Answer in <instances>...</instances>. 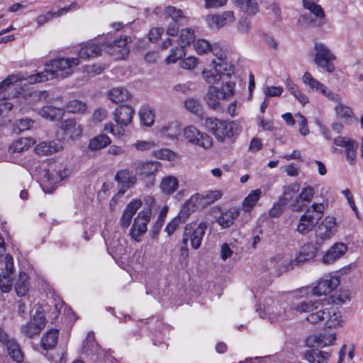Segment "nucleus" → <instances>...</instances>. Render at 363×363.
Wrapping results in <instances>:
<instances>
[{"label":"nucleus","instance_id":"nucleus-1","mask_svg":"<svg viewBox=\"0 0 363 363\" xmlns=\"http://www.w3.org/2000/svg\"><path fill=\"white\" fill-rule=\"evenodd\" d=\"M79 64L78 57L58 58L46 65L43 72L31 74L26 78L18 75H11L0 83V97L2 99L17 97L21 94L18 82L26 80L29 84L44 82L55 77L65 78L73 72V67Z\"/></svg>","mask_w":363,"mask_h":363},{"label":"nucleus","instance_id":"nucleus-2","mask_svg":"<svg viewBox=\"0 0 363 363\" xmlns=\"http://www.w3.org/2000/svg\"><path fill=\"white\" fill-rule=\"evenodd\" d=\"M339 284L338 276L333 274H325L318 280L315 286L301 288L295 293L294 296L308 298L312 296H325L336 289Z\"/></svg>","mask_w":363,"mask_h":363},{"label":"nucleus","instance_id":"nucleus-3","mask_svg":"<svg viewBox=\"0 0 363 363\" xmlns=\"http://www.w3.org/2000/svg\"><path fill=\"white\" fill-rule=\"evenodd\" d=\"M205 127L220 142H225L239 133L238 125L235 121H223L213 117L206 119Z\"/></svg>","mask_w":363,"mask_h":363},{"label":"nucleus","instance_id":"nucleus-4","mask_svg":"<svg viewBox=\"0 0 363 363\" xmlns=\"http://www.w3.org/2000/svg\"><path fill=\"white\" fill-rule=\"evenodd\" d=\"M306 320L313 324L325 320V324L329 328H336L342 326L344 323L340 312L333 308H320L315 313H312L309 317H306Z\"/></svg>","mask_w":363,"mask_h":363},{"label":"nucleus","instance_id":"nucleus-5","mask_svg":"<svg viewBox=\"0 0 363 363\" xmlns=\"http://www.w3.org/2000/svg\"><path fill=\"white\" fill-rule=\"evenodd\" d=\"M207 228L206 223H190L187 224L184 230L182 242L186 245L190 241L192 248L199 249Z\"/></svg>","mask_w":363,"mask_h":363},{"label":"nucleus","instance_id":"nucleus-6","mask_svg":"<svg viewBox=\"0 0 363 363\" xmlns=\"http://www.w3.org/2000/svg\"><path fill=\"white\" fill-rule=\"evenodd\" d=\"M314 50L315 51L314 62L317 66L329 73L334 72L335 67L332 62L336 57L330 48L322 43H315Z\"/></svg>","mask_w":363,"mask_h":363},{"label":"nucleus","instance_id":"nucleus-7","mask_svg":"<svg viewBox=\"0 0 363 363\" xmlns=\"http://www.w3.org/2000/svg\"><path fill=\"white\" fill-rule=\"evenodd\" d=\"M184 138L190 143L196 145L204 150L210 149L213 145L211 136L200 132L195 126L188 125L183 130Z\"/></svg>","mask_w":363,"mask_h":363},{"label":"nucleus","instance_id":"nucleus-8","mask_svg":"<svg viewBox=\"0 0 363 363\" xmlns=\"http://www.w3.org/2000/svg\"><path fill=\"white\" fill-rule=\"evenodd\" d=\"M302 81L308 87L310 91L320 93L330 101L338 100V94L334 93L320 81L315 79L310 72H306L304 73Z\"/></svg>","mask_w":363,"mask_h":363},{"label":"nucleus","instance_id":"nucleus-9","mask_svg":"<svg viewBox=\"0 0 363 363\" xmlns=\"http://www.w3.org/2000/svg\"><path fill=\"white\" fill-rule=\"evenodd\" d=\"M131 167L143 179L150 178L152 184L155 180V174L160 168V164L153 161L136 160L132 163Z\"/></svg>","mask_w":363,"mask_h":363},{"label":"nucleus","instance_id":"nucleus-10","mask_svg":"<svg viewBox=\"0 0 363 363\" xmlns=\"http://www.w3.org/2000/svg\"><path fill=\"white\" fill-rule=\"evenodd\" d=\"M151 214L152 212L150 208L143 209L138 213L130 232V235L133 240L138 242L140 241V237L147 230V224L150 220Z\"/></svg>","mask_w":363,"mask_h":363},{"label":"nucleus","instance_id":"nucleus-11","mask_svg":"<svg viewBox=\"0 0 363 363\" xmlns=\"http://www.w3.org/2000/svg\"><path fill=\"white\" fill-rule=\"evenodd\" d=\"M0 342L13 361L18 363L23 362L24 356L19 344L13 338L10 337L1 328H0Z\"/></svg>","mask_w":363,"mask_h":363},{"label":"nucleus","instance_id":"nucleus-12","mask_svg":"<svg viewBox=\"0 0 363 363\" xmlns=\"http://www.w3.org/2000/svg\"><path fill=\"white\" fill-rule=\"evenodd\" d=\"M315 195V189L310 185H305L300 193L290 204V208L295 212H300L312 201Z\"/></svg>","mask_w":363,"mask_h":363},{"label":"nucleus","instance_id":"nucleus-13","mask_svg":"<svg viewBox=\"0 0 363 363\" xmlns=\"http://www.w3.org/2000/svg\"><path fill=\"white\" fill-rule=\"evenodd\" d=\"M259 310H262L260 308ZM263 313L261 318H268L272 322L277 321L285 317V309L272 298H266L263 303Z\"/></svg>","mask_w":363,"mask_h":363},{"label":"nucleus","instance_id":"nucleus-14","mask_svg":"<svg viewBox=\"0 0 363 363\" xmlns=\"http://www.w3.org/2000/svg\"><path fill=\"white\" fill-rule=\"evenodd\" d=\"M337 231L335 219L333 217H326L315 230L317 240L321 242L330 239Z\"/></svg>","mask_w":363,"mask_h":363},{"label":"nucleus","instance_id":"nucleus-15","mask_svg":"<svg viewBox=\"0 0 363 363\" xmlns=\"http://www.w3.org/2000/svg\"><path fill=\"white\" fill-rule=\"evenodd\" d=\"M334 143L345 149L347 162L353 164L357 157V144L348 137L337 136L334 139Z\"/></svg>","mask_w":363,"mask_h":363},{"label":"nucleus","instance_id":"nucleus-16","mask_svg":"<svg viewBox=\"0 0 363 363\" xmlns=\"http://www.w3.org/2000/svg\"><path fill=\"white\" fill-rule=\"evenodd\" d=\"M59 128L65 137L74 140L82 134V128L73 118L66 119L60 123Z\"/></svg>","mask_w":363,"mask_h":363},{"label":"nucleus","instance_id":"nucleus-17","mask_svg":"<svg viewBox=\"0 0 363 363\" xmlns=\"http://www.w3.org/2000/svg\"><path fill=\"white\" fill-rule=\"evenodd\" d=\"M135 114L134 109L130 106H120L116 108L113 120L119 125H128L132 123Z\"/></svg>","mask_w":363,"mask_h":363},{"label":"nucleus","instance_id":"nucleus-18","mask_svg":"<svg viewBox=\"0 0 363 363\" xmlns=\"http://www.w3.org/2000/svg\"><path fill=\"white\" fill-rule=\"evenodd\" d=\"M234 21L235 16L231 11H227L217 15H209L206 16V21L211 28H220Z\"/></svg>","mask_w":363,"mask_h":363},{"label":"nucleus","instance_id":"nucleus-19","mask_svg":"<svg viewBox=\"0 0 363 363\" xmlns=\"http://www.w3.org/2000/svg\"><path fill=\"white\" fill-rule=\"evenodd\" d=\"M347 246L343 242L334 244L322 258L324 264H331L341 258L347 251Z\"/></svg>","mask_w":363,"mask_h":363},{"label":"nucleus","instance_id":"nucleus-20","mask_svg":"<svg viewBox=\"0 0 363 363\" xmlns=\"http://www.w3.org/2000/svg\"><path fill=\"white\" fill-rule=\"evenodd\" d=\"M215 55L216 56V60H212V65H213L215 72L219 73L220 76H230L233 73V67L226 60L225 53L220 50L215 53Z\"/></svg>","mask_w":363,"mask_h":363},{"label":"nucleus","instance_id":"nucleus-21","mask_svg":"<svg viewBox=\"0 0 363 363\" xmlns=\"http://www.w3.org/2000/svg\"><path fill=\"white\" fill-rule=\"evenodd\" d=\"M63 150V145L60 140L42 142L35 147V152L40 155H48Z\"/></svg>","mask_w":363,"mask_h":363},{"label":"nucleus","instance_id":"nucleus-22","mask_svg":"<svg viewBox=\"0 0 363 363\" xmlns=\"http://www.w3.org/2000/svg\"><path fill=\"white\" fill-rule=\"evenodd\" d=\"M142 202L140 200L130 201L123 211L120 223L123 228H128L132 220L133 215L140 208Z\"/></svg>","mask_w":363,"mask_h":363},{"label":"nucleus","instance_id":"nucleus-23","mask_svg":"<svg viewBox=\"0 0 363 363\" xmlns=\"http://www.w3.org/2000/svg\"><path fill=\"white\" fill-rule=\"evenodd\" d=\"M44 177L47 182L52 186L48 189H45V187L43 186V191L45 193L50 194L54 191L56 184L66 177V172L63 169H58L57 171L45 170Z\"/></svg>","mask_w":363,"mask_h":363},{"label":"nucleus","instance_id":"nucleus-24","mask_svg":"<svg viewBox=\"0 0 363 363\" xmlns=\"http://www.w3.org/2000/svg\"><path fill=\"white\" fill-rule=\"evenodd\" d=\"M317 223L318 221L313 214L306 212L301 216L296 230L298 233L306 235L313 229Z\"/></svg>","mask_w":363,"mask_h":363},{"label":"nucleus","instance_id":"nucleus-25","mask_svg":"<svg viewBox=\"0 0 363 363\" xmlns=\"http://www.w3.org/2000/svg\"><path fill=\"white\" fill-rule=\"evenodd\" d=\"M115 180L123 187L128 189L137 182V174L129 169H123L116 173Z\"/></svg>","mask_w":363,"mask_h":363},{"label":"nucleus","instance_id":"nucleus-26","mask_svg":"<svg viewBox=\"0 0 363 363\" xmlns=\"http://www.w3.org/2000/svg\"><path fill=\"white\" fill-rule=\"evenodd\" d=\"M334 101L337 103L334 108L337 118L345 123H350L354 117L352 109L348 106L342 104L341 98L339 96L338 100Z\"/></svg>","mask_w":363,"mask_h":363},{"label":"nucleus","instance_id":"nucleus-27","mask_svg":"<svg viewBox=\"0 0 363 363\" xmlns=\"http://www.w3.org/2000/svg\"><path fill=\"white\" fill-rule=\"evenodd\" d=\"M239 214L240 210L237 207H232L223 212L217 221L222 228H227L233 224L234 220L238 217Z\"/></svg>","mask_w":363,"mask_h":363},{"label":"nucleus","instance_id":"nucleus-28","mask_svg":"<svg viewBox=\"0 0 363 363\" xmlns=\"http://www.w3.org/2000/svg\"><path fill=\"white\" fill-rule=\"evenodd\" d=\"M65 109L62 108L45 106L39 110L38 113L46 120L53 121L61 119L65 114Z\"/></svg>","mask_w":363,"mask_h":363},{"label":"nucleus","instance_id":"nucleus-29","mask_svg":"<svg viewBox=\"0 0 363 363\" xmlns=\"http://www.w3.org/2000/svg\"><path fill=\"white\" fill-rule=\"evenodd\" d=\"M107 97L111 102L119 104L128 101L131 95L125 88L118 86L109 90L107 92Z\"/></svg>","mask_w":363,"mask_h":363},{"label":"nucleus","instance_id":"nucleus-30","mask_svg":"<svg viewBox=\"0 0 363 363\" xmlns=\"http://www.w3.org/2000/svg\"><path fill=\"white\" fill-rule=\"evenodd\" d=\"M160 188L164 194L171 195L178 189L179 181L176 177L165 176L161 180Z\"/></svg>","mask_w":363,"mask_h":363},{"label":"nucleus","instance_id":"nucleus-31","mask_svg":"<svg viewBox=\"0 0 363 363\" xmlns=\"http://www.w3.org/2000/svg\"><path fill=\"white\" fill-rule=\"evenodd\" d=\"M101 48L99 45L93 42H88L83 45L78 52V56L82 59L96 57L101 55Z\"/></svg>","mask_w":363,"mask_h":363},{"label":"nucleus","instance_id":"nucleus-32","mask_svg":"<svg viewBox=\"0 0 363 363\" xmlns=\"http://www.w3.org/2000/svg\"><path fill=\"white\" fill-rule=\"evenodd\" d=\"M292 308L297 312L307 313H308L307 317H309L312 313H315L320 308H323V306H320L318 302L302 301L298 303L294 304Z\"/></svg>","mask_w":363,"mask_h":363},{"label":"nucleus","instance_id":"nucleus-33","mask_svg":"<svg viewBox=\"0 0 363 363\" xmlns=\"http://www.w3.org/2000/svg\"><path fill=\"white\" fill-rule=\"evenodd\" d=\"M222 96L219 89L213 86H209L206 96L208 105L213 109L216 110L220 107V101Z\"/></svg>","mask_w":363,"mask_h":363},{"label":"nucleus","instance_id":"nucleus-34","mask_svg":"<svg viewBox=\"0 0 363 363\" xmlns=\"http://www.w3.org/2000/svg\"><path fill=\"white\" fill-rule=\"evenodd\" d=\"M14 288L18 296H23L27 294L29 289V277L26 273L20 272Z\"/></svg>","mask_w":363,"mask_h":363},{"label":"nucleus","instance_id":"nucleus-35","mask_svg":"<svg viewBox=\"0 0 363 363\" xmlns=\"http://www.w3.org/2000/svg\"><path fill=\"white\" fill-rule=\"evenodd\" d=\"M58 330L52 329L46 333L41 338V347L45 350L52 349L57 344Z\"/></svg>","mask_w":363,"mask_h":363},{"label":"nucleus","instance_id":"nucleus-36","mask_svg":"<svg viewBox=\"0 0 363 363\" xmlns=\"http://www.w3.org/2000/svg\"><path fill=\"white\" fill-rule=\"evenodd\" d=\"M262 195L260 189L252 190L242 201V209L245 212H250L259 201Z\"/></svg>","mask_w":363,"mask_h":363},{"label":"nucleus","instance_id":"nucleus-37","mask_svg":"<svg viewBox=\"0 0 363 363\" xmlns=\"http://www.w3.org/2000/svg\"><path fill=\"white\" fill-rule=\"evenodd\" d=\"M195 32L192 28H186L179 31L178 38V44L185 48L195 40Z\"/></svg>","mask_w":363,"mask_h":363},{"label":"nucleus","instance_id":"nucleus-38","mask_svg":"<svg viewBox=\"0 0 363 363\" xmlns=\"http://www.w3.org/2000/svg\"><path fill=\"white\" fill-rule=\"evenodd\" d=\"M242 11L249 15H255L257 12V4L255 0H230Z\"/></svg>","mask_w":363,"mask_h":363},{"label":"nucleus","instance_id":"nucleus-39","mask_svg":"<svg viewBox=\"0 0 363 363\" xmlns=\"http://www.w3.org/2000/svg\"><path fill=\"white\" fill-rule=\"evenodd\" d=\"M111 143V138L106 135H99L90 140L89 148L91 150H99L106 147Z\"/></svg>","mask_w":363,"mask_h":363},{"label":"nucleus","instance_id":"nucleus-40","mask_svg":"<svg viewBox=\"0 0 363 363\" xmlns=\"http://www.w3.org/2000/svg\"><path fill=\"white\" fill-rule=\"evenodd\" d=\"M161 135L164 138L176 139L180 134V126L178 123L173 122L160 129Z\"/></svg>","mask_w":363,"mask_h":363},{"label":"nucleus","instance_id":"nucleus-41","mask_svg":"<svg viewBox=\"0 0 363 363\" xmlns=\"http://www.w3.org/2000/svg\"><path fill=\"white\" fill-rule=\"evenodd\" d=\"M35 144V141L29 138H22L14 141L10 149L14 152H21L28 150Z\"/></svg>","mask_w":363,"mask_h":363},{"label":"nucleus","instance_id":"nucleus-42","mask_svg":"<svg viewBox=\"0 0 363 363\" xmlns=\"http://www.w3.org/2000/svg\"><path fill=\"white\" fill-rule=\"evenodd\" d=\"M194 48L199 55L206 54L211 50L214 55L217 52V48L212 47L210 43L204 39H199L195 41Z\"/></svg>","mask_w":363,"mask_h":363},{"label":"nucleus","instance_id":"nucleus-43","mask_svg":"<svg viewBox=\"0 0 363 363\" xmlns=\"http://www.w3.org/2000/svg\"><path fill=\"white\" fill-rule=\"evenodd\" d=\"M164 14L174 21H184L187 23L189 18L184 16L183 12L181 9H177L174 6H169L164 9Z\"/></svg>","mask_w":363,"mask_h":363},{"label":"nucleus","instance_id":"nucleus-44","mask_svg":"<svg viewBox=\"0 0 363 363\" xmlns=\"http://www.w3.org/2000/svg\"><path fill=\"white\" fill-rule=\"evenodd\" d=\"M86 108L85 102L77 99L71 100L66 105V110L72 113H84L86 112Z\"/></svg>","mask_w":363,"mask_h":363},{"label":"nucleus","instance_id":"nucleus-45","mask_svg":"<svg viewBox=\"0 0 363 363\" xmlns=\"http://www.w3.org/2000/svg\"><path fill=\"white\" fill-rule=\"evenodd\" d=\"M298 190L299 185L297 184H291L290 185L285 186L283 188L282 195L279 199L287 204Z\"/></svg>","mask_w":363,"mask_h":363},{"label":"nucleus","instance_id":"nucleus-46","mask_svg":"<svg viewBox=\"0 0 363 363\" xmlns=\"http://www.w3.org/2000/svg\"><path fill=\"white\" fill-rule=\"evenodd\" d=\"M130 40V38L128 36H121L119 38L114 40L112 47L114 50L117 48L121 49L118 52H121L122 57H125L129 52V50L126 46Z\"/></svg>","mask_w":363,"mask_h":363},{"label":"nucleus","instance_id":"nucleus-47","mask_svg":"<svg viewBox=\"0 0 363 363\" xmlns=\"http://www.w3.org/2000/svg\"><path fill=\"white\" fill-rule=\"evenodd\" d=\"M303 7L309 10L315 16L323 18L324 17V12L320 6L315 4L312 0H302Z\"/></svg>","mask_w":363,"mask_h":363},{"label":"nucleus","instance_id":"nucleus-48","mask_svg":"<svg viewBox=\"0 0 363 363\" xmlns=\"http://www.w3.org/2000/svg\"><path fill=\"white\" fill-rule=\"evenodd\" d=\"M186 55L184 48L181 47H177L172 50L170 55H169L165 59L167 64H173L178 61L182 57Z\"/></svg>","mask_w":363,"mask_h":363},{"label":"nucleus","instance_id":"nucleus-49","mask_svg":"<svg viewBox=\"0 0 363 363\" xmlns=\"http://www.w3.org/2000/svg\"><path fill=\"white\" fill-rule=\"evenodd\" d=\"M334 333H323L316 337V342L319 347L330 345L335 340Z\"/></svg>","mask_w":363,"mask_h":363},{"label":"nucleus","instance_id":"nucleus-50","mask_svg":"<svg viewBox=\"0 0 363 363\" xmlns=\"http://www.w3.org/2000/svg\"><path fill=\"white\" fill-rule=\"evenodd\" d=\"M186 204L196 208H203L208 206L206 201L204 193L194 194L188 200Z\"/></svg>","mask_w":363,"mask_h":363},{"label":"nucleus","instance_id":"nucleus-51","mask_svg":"<svg viewBox=\"0 0 363 363\" xmlns=\"http://www.w3.org/2000/svg\"><path fill=\"white\" fill-rule=\"evenodd\" d=\"M140 122L143 125L151 126L154 123L155 115L153 112L148 108H144L139 113Z\"/></svg>","mask_w":363,"mask_h":363},{"label":"nucleus","instance_id":"nucleus-52","mask_svg":"<svg viewBox=\"0 0 363 363\" xmlns=\"http://www.w3.org/2000/svg\"><path fill=\"white\" fill-rule=\"evenodd\" d=\"M33 122L28 118L19 119L13 125V131L19 134L24 130L30 129L33 125Z\"/></svg>","mask_w":363,"mask_h":363},{"label":"nucleus","instance_id":"nucleus-53","mask_svg":"<svg viewBox=\"0 0 363 363\" xmlns=\"http://www.w3.org/2000/svg\"><path fill=\"white\" fill-rule=\"evenodd\" d=\"M203 79L208 84H217L221 79L219 73L215 72V68L209 70H203L202 72Z\"/></svg>","mask_w":363,"mask_h":363},{"label":"nucleus","instance_id":"nucleus-54","mask_svg":"<svg viewBox=\"0 0 363 363\" xmlns=\"http://www.w3.org/2000/svg\"><path fill=\"white\" fill-rule=\"evenodd\" d=\"M12 287V279L11 274H0V289L4 293H8Z\"/></svg>","mask_w":363,"mask_h":363},{"label":"nucleus","instance_id":"nucleus-55","mask_svg":"<svg viewBox=\"0 0 363 363\" xmlns=\"http://www.w3.org/2000/svg\"><path fill=\"white\" fill-rule=\"evenodd\" d=\"M21 333L28 337H33L35 335H38L40 332L39 328L35 327V324L31 321L22 325L21 328Z\"/></svg>","mask_w":363,"mask_h":363},{"label":"nucleus","instance_id":"nucleus-56","mask_svg":"<svg viewBox=\"0 0 363 363\" xmlns=\"http://www.w3.org/2000/svg\"><path fill=\"white\" fill-rule=\"evenodd\" d=\"M325 208V207L323 203H313L311 206L308 207L306 213H309L311 214H312V213H315V218H316V220L318 221V220L321 218Z\"/></svg>","mask_w":363,"mask_h":363},{"label":"nucleus","instance_id":"nucleus-57","mask_svg":"<svg viewBox=\"0 0 363 363\" xmlns=\"http://www.w3.org/2000/svg\"><path fill=\"white\" fill-rule=\"evenodd\" d=\"M286 206V204L279 199L278 201L274 203L272 208L269 210V216L273 218L279 217L283 213Z\"/></svg>","mask_w":363,"mask_h":363},{"label":"nucleus","instance_id":"nucleus-58","mask_svg":"<svg viewBox=\"0 0 363 363\" xmlns=\"http://www.w3.org/2000/svg\"><path fill=\"white\" fill-rule=\"evenodd\" d=\"M204 195L207 205H211L216 201L220 199L223 194L219 190H211L205 191Z\"/></svg>","mask_w":363,"mask_h":363},{"label":"nucleus","instance_id":"nucleus-59","mask_svg":"<svg viewBox=\"0 0 363 363\" xmlns=\"http://www.w3.org/2000/svg\"><path fill=\"white\" fill-rule=\"evenodd\" d=\"M235 84L230 81L226 82L222 86V91L220 94L223 99H227L234 94V89Z\"/></svg>","mask_w":363,"mask_h":363},{"label":"nucleus","instance_id":"nucleus-60","mask_svg":"<svg viewBox=\"0 0 363 363\" xmlns=\"http://www.w3.org/2000/svg\"><path fill=\"white\" fill-rule=\"evenodd\" d=\"M299 252L311 259L315 256L317 249L312 243H307L301 248Z\"/></svg>","mask_w":363,"mask_h":363},{"label":"nucleus","instance_id":"nucleus-61","mask_svg":"<svg viewBox=\"0 0 363 363\" xmlns=\"http://www.w3.org/2000/svg\"><path fill=\"white\" fill-rule=\"evenodd\" d=\"M264 94L268 97L279 96L283 92L281 86H265L263 88Z\"/></svg>","mask_w":363,"mask_h":363},{"label":"nucleus","instance_id":"nucleus-62","mask_svg":"<svg viewBox=\"0 0 363 363\" xmlns=\"http://www.w3.org/2000/svg\"><path fill=\"white\" fill-rule=\"evenodd\" d=\"M197 64L198 59L193 56L188 57L179 62L180 67L185 69H192Z\"/></svg>","mask_w":363,"mask_h":363},{"label":"nucleus","instance_id":"nucleus-63","mask_svg":"<svg viewBox=\"0 0 363 363\" xmlns=\"http://www.w3.org/2000/svg\"><path fill=\"white\" fill-rule=\"evenodd\" d=\"M296 117L298 118L299 133L304 136L308 135L309 133V130L307 127L306 118L301 113H297L296 115Z\"/></svg>","mask_w":363,"mask_h":363},{"label":"nucleus","instance_id":"nucleus-64","mask_svg":"<svg viewBox=\"0 0 363 363\" xmlns=\"http://www.w3.org/2000/svg\"><path fill=\"white\" fill-rule=\"evenodd\" d=\"M133 145L138 151H147L152 149L155 144L153 142L138 140Z\"/></svg>","mask_w":363,"mask_h":363}]
</instances>
